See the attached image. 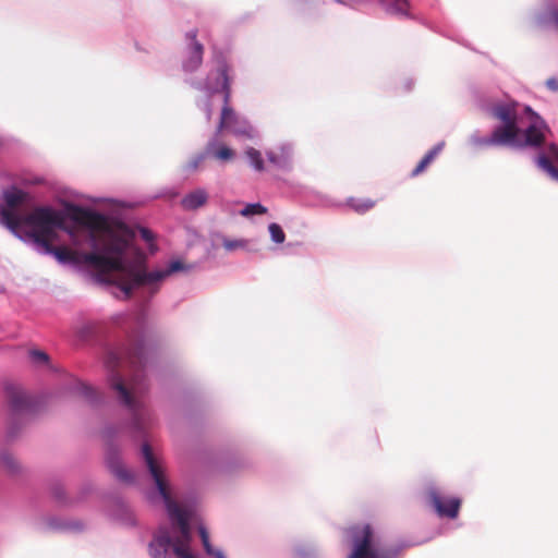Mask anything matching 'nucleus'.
Segmentation results:
<instances>
[{
	"instance_id": "obj_9",
	"label": "nucleus",
	"mask_w": 558,
	"mask_h": 558,
	"mask_svg": "<svg viewBox=\"0 0 558 558\" xmlns=\"http://www.w3.org/2000/svg\"><path fill=\"white\" fill-rule=\"evenodd\" d=\"M536 165L553 180L558 181V147L550 144L536 157Z\"/></svg>"
},
{
	"instance_id": "obj_23",
	"label": "nucleus",
	"mask_w": 558,
	"mask_h": 558,
	"mask_svg": "<svg viewBox=\"0 0 558 558\" xmlns=\"http://www.w3.org/2000/svg\"><path fill=\"white\" fill-rule=\"evenodd\" d=\"M29 357L32 360V362L36 365H46L48 367H51L52 366L50 365V360H49V356L46 352L44 351H40V350H31L29 351Z\"/></svg>"
},
{
	"instance_id": "obj_12",
	"label": "nucleus",
	"mask_w": 558,
	"mask_h": 558,
	"mask_svg": "<svg viewBox=\"0 0 558 558\" xmlns=\"http://www.w3.org/2000/svg\"><path fill=\"white\" fill-rule=\"evenodd\" d=\"M26 215L14 214L8 208H0V225L9 229L15 236L22 238L25 229Z\"/></svg>"
},
{
	"instance_id": "obj_20",
	"label": "nucleus",
	"mask_w": 558,
	"mask_h": 558,
	"mask_svg": "<svg viewBox=\"0 0 558 558\" xmlns=\"http://www.w3.org/2000/svg\"><path fill=\"white\" fill-rule=\"evenodd\" d=\"M198 533L207 555L215 558H226L225 554L220 549H215L209 542V534L204 525L198 526Z\"/></svg>"
},
{
	"instance_id": "obj_25",
	"label": "nucleus",
	"mask_w": 558,
	"mask_h": 558,
	"mask_svg": "<svg viewBox=\"0 0 558 558\" xmlns=\"http://www.w3.org/2000/svg\"><path fill=\"white\" fill-rule=\"evenodd\" d=\"M268 231H269L272 242H275L277 244H281L284 242L286 234H284L282 228L278 223H275V222L270 223L268 226Z\"/></svg>"
},
{
	"instance_id": "obj_29",
	"label": "nucleus",
	"mask_w": 558,
	"mask_h": 558,
	"mask_svg": "<svg viewBox=\"0 0 558 558\" xmlns=\"http://www.w3.org/2000/svg\"><path fill=\"white\" fill-rule=\"evenodd\" d=\"M81 390L84 397H86L89 400H94L95 396L97 395L96 391L86 385L81 386Z\"/></svg>"
},
{
	"instance_id": "obj_30",
	"label": "nucleus",
	"mask_w": 558,
	"mask_h": 558,
	"mask_svg": "<svg viewBox=\"0 0 558 558\" xmlns=\"http://www.w3.org/2000/svg\"><path fill=\"white\" fill-rule=\"evenodd\" d=\"M546 87L551 92H558V78L557 77H549L546 81Z\"/></svg>"
},
{
	"instance_id": "obj_18",
	"label": "nucleus",
	"mask_w": 558,
	"mask_h": 558,
	"mask_svg": "<svg viewBox=\"0 0 558 558\" xmlns=\"http://www.w3.org/2000/svg\"><path fill=\"white\" fill-rule=\"evenodd\" d=\"M206 151L221 161H228L234 157V151L231 148L225 145H217L216 140L209 141Z\"/></svg>"
},
{
	"instance_id": "obj_13",
	"label": "nucleus",
	"mask_w": 558,
	"mask_h": 558,
	"mask_svg": "<svg viewBox=\"0 0 558 558\" xmlns=\"http://www.w3.org/2000/svg\"><path fill=\"white\" fill-rule=\"evenodd\" d=\"M208 201V193L205 189H196L187 193L181 199V206L185 210H196L203 207Z\"/></svg>"
},
{
	"instance_id": "obj_3",
	"label": "nucleus",
	"mask_w": 558,
	"mask_h": 558,
	"mask_svg": "<svg viewBox=\"0 0 558 558\" xmlns=\"http://www.w3.org/2000/svg\"><path fill=\"white\" fill-rule=\"evenodd\" d=\"M490 113L500 124L490 136L472 135L470 142L474 146L538 147L549 133L545 121L536 112L518 102L496 104Z\"/></svg>"
},
{
	"instance_id": "obj_16",
	"label": "nucleus",
	"mask_w": 558,
	"mask_h": 558,
	"mask_svg": "<svg viewBox=\"0 0 558 558\" xmlns=\"http://www.w3.org/2000/svg\"><path fill=\"white\" fill-rule=\"evenodd\" d=\"M107 465L118 480L125 483H131L133 481L132 473L123 465L118 457L109 456L107 458Z\"/></svg>"
},
{
	"instance_id": "obj_6",
	"label": "nucleus",
	"mask_w": 558,
	"mask_h": 558,
	"mask_svg": "<svg viewBox=\"0 0 558 558\" xmlns=\"http://www.w3.org/2000/svg\"><path fill=\"white\" fill-rule=\"evenodd\" d=\"M347 535L353 545V550L348 558H393L390 553L374 546L373 533L367 524L350 527Z\"/></svg>"
},
{
	"instance_id": "obj_17",
	"label": "nucleus",
	"mask_w": 558,
	"mask_h": 558,
	"mask_svg": "<svg viewBox=\"0 0 558 558\" xmlns=\"http://www.w3.org/2000/svg\"><path fill=\"white\" fill-rule=\"evenodd\" d=\"M3 199L5 206L1 205L0 208H8L12 210L14 214H17L15 211V208L25 201V194L21 190L11 189L3 192Z\"/></svg>"
},
{
	"instance_id": "obj_19",
	"label": "nucleus",
	"mask_w": 558,
	"mask_h": 558,
	"mask_svg": "<svg viewBox=\"0 0 558 558\" xmlns=\"http://www.w3.org/2000/svg\"><path fill=\"white\" fill-rule=\"evenodd\" d=\"M445 146L444 142L438 143L433 149H430L424 158L420 161L416 168L412 171V175H417L424 171V169L434 160V158L442 150Z\"/></svg>"
},
{
	"instance_id": "obj_24",
	"label": "nucleus",
	"mask_w": 558,
	"mask_h": 558,
	"mask_svg": "<svg viewBox=\"0 0 558 558\" xmlns=\"http://www.w3.org/2000/svg\"><path fill=\"white\" fill-rule=\"evenodd\" d=\"M267 209L259 203L247 204L241 209L240 214L244 217H252L255 215H263Z\"/></svg>"
},
{
	"instance_id": "obj_26",
	"label": "nucleus",
	"mask_w": 558,
	"mask_h": 558,
	"mask_svg": "<svg viewBox=\"0 0 558 558\" xmlns=\"http://www.w3.org/2000/svg\"><path fill=\"white\" fill-rule=\"evenodd\" d=\"M0 465L9 472H14L17 469V462L14 457L8 452L0 454Z\"/></svg>"
},
{
	"instance_id": "obj_8",
	"label": "nucleus",
	"mask_w": 558,
	"mask_h": 558,
	"mask_svg": "<svg viewBox=\"0 0 558 558\" xmlns=\"http://www.w3.org/2000/svg\"><path fill=\"white\" fill-rule=\"evenodd\" d=\"M430 502L440 517L456 518L460 509V499L456 497H442L436 489L428 492Z\"/></svg>"
},
{
	"instance_id": "obj_1",
	"label": "nucleus",
	"mask_w": 558,
	"mask_h": 558,
	"mask_svg": "<svg viewBox=\"0 0 558 558\" xmlns=\"http://www.w3.org/2000/svg\"><path fill=\"white\" fill-rule=\"evenodd\" d=\"M21 240L32 243L43 255H52L60 264L87 266L96 280L106 284L118 299L153 298L167 278L189 271L181 259L165 267L148 269L146 256L136 246L140 236L155 251V234L146 228L133 229L110 221L102 215L73 207L69 213L43 206L26 214Z\"/></svg>"
},
{
	"instance_id": "obj_21",
	"label": "nucleus",
	"mask_w": 558,
	"mask_h": 558,
	"mask_svg": "<svg viewBox=\"0 0 558 558\" xmlns=\"http://www.w3.org/2000/svg\"><path fill=\"white\" fill-rule=\"evenodd\" d=\"M222 245L229 252H233L236 250L252 251L251 250V241L247 239L225 238L222 241Z\"/></svg>"
},
{
	"instance_id": "obj_14",
	"label": "nucleus",
	"mask_w": 558,
	"mask_h": 558,
	"mask_svg": "<svg viewBox=\"0 0 558 558\" xmlns=\"http://www.w3.org/2000/svg\"><path fill=\"white\" fill-rule=\"evenodd\" d=\"M383 9L391 14L401 17L411 16V4L409 0H378Z\"/></svg>"
},
{
	"instance_id": "obj_31",
	"label": "nucleus",
	"mask_w": 558,
	"mask_h": 558,
	"mask_svg": "<svg viewBox=\"0 0 558 558\" xmlns=\"http://www.w3.org/2000/svg\"><path fill=\"white\" fill-rule=\"evenodd\" d=\"M205 156L203 154L198 155L195 159L191 161V168L195 169L198 165L204 160Z\"/></svg>"
},
{
	"instance_id": "obj_27",
	"label": "nucleus",
	"mask_w": 558,
	"mask_h": 558,
	"mask_svg": "<svg viewBox=\"0 0 558 558\" xmlns=\"http://www.w3.org/2000/svg\"><path fill=\"white\" fill-rule=\"evenodd\" d=\"M348 205L351 206L354 210L359 213H365L366 210L371 209L374 206V203L371 201H357L354 198H351L348 201Z\"/></svg>"
},
{
	"instance_id": "obj_4",
	"label": "nucleus",
	"mask_w": 558,
	"mask_h": 558,
	"mask_svg": "<svg viewBox=\"0 0 558 558\" xmlns=\"http://www.w3.org/2000/svg\"><path fill=\"white\" fill-rule=\"evenodd\" d=\"M105 363L109 371L112 390L117 393L119 401L132 413L135 428L143 429L149 421V414L142 399L147 385L137 369V364L141 363L138 353L111 350L107 353Z\"/></svg>"
},
{
	"instance_id": "obj_2",
	"label": "nucleus",
	"mask_w": 558,
	"mask_h": 558,
	"mask_svg": "<svg viewBox=\"0 0 558 558\" xmlns=\"http://www.w3.org/2000/svg\"><path fill=\"white\" fill-rule=\"evenodd\" d=\"M142 456L156 486L150 499H159L165 505L171 522L170 526H160L155 533L148 546L150 558H197L191 547V524L197 520L196 505L177 498L167 480L162 461L147 444L142 446Z\"/></svg>"
},
{
	"instance_id": "obj_22",
	"label": "nucleus",
	"mask_w": 558,
	"mask_h": 558,
	"mask_svg": "<svg viewBox=\"0 0 558 558\" xmlns=\"http://www.w3.org/2000/svg\"><path fill=\"white\" fill-rule=\"evenodd\" d=\"M245 155L248 158L251 166L256 171L264 170V160L259 150L251 147L246 149Z\"/></svg>"
},
{
	"instance_id": "obj_15",
	"label": "nucleus",
	"mask_w": 558,
	"mask_h": 558,
	"mask_svg": "<svg viewBox=\"0 0 558 558\" xmlns=\"http://www.w3.org/2000/svg\"><path fill=\"white\" fill-rule=\"evenodd\" d=\"M8 399L11 408L16 411H24L31 404L28 395L17 387L8 388Z\"/></svg>"
},
{
	"instance_id": "obj_5",
	"label": "nucleus",
	"mask_w": 558,
	"mask_h": 558,
	"mask_svg": "<svg viewBox=\"0 0 558 558\" xmlns=\"http://www.w3.org/2000/svg\"><path fill=\"white\" fill-rule=\"evenodd\" d=\"M229 66L225 61H218L217 66L211 71L204 83L193 84L204 94V98L198 100V106L205 111L207 120L213 114L211 104L216 98L223 101L220 122L217 134L228 131L239 137L253 138L256 136V130L244 119L228 107L230 100V77Z\"/></svg>"
},
{
	"instance_id": "obj_10",
	"label": "nucleus",
	"mask_w": 558,
	"mask_h": 558,
	"mask_svg": "<svg viewBox=\"0 0 558 558\" xmlns=\"http://www.w3.org/2000/svg\"><path fill=\"white\" fill-rule=\"evenodd\" d=\"M187 38L191 43L183 60V70L185 72H194L203 61V45L196 41V34L194 32L189 33Z\"/></svg>"
},
{
	"instance_id": "obj_7",
	"label": "nucleus",
	"mask_w": 558,
	"mask_h": 558,
	"mask_svg": "<svg viewBox=\"0 0 558 558\" xmlns=\"http://www.w3.org/2000/svg\"><path fill=\"white\" fill-rule=\"evenodd\" d=\"M533 24L541 29L555 27L558 31V0H547L534 13Z\"/></svg>"
},
{
	"instance_id": "obj_28",
	"label": "nucleus",
	"mask_w": 558,
	"mask_h": 558,
	"mask_svg": "<svg viewBox=\"0 0 558 558\" xmlns=\"http://www.w3.org/2000/svg\"><path fill=\"white\" fill-rule=\"evenodd\" d=\"M93 331V324L89 322H82L80 325L74 326V332L82 339L86 338Z\"/></svg>"
},
{
	"instance_id": "obj_11",
	"label": "nucleus",
	"mask_w": 558,
	"mask_h": 558,
	"mask_svg": "<svg viewBox=\"0 0 558 558\" xmlns=\"http://www.w3.org/2000/svg\"><path fill=\"white\" fill-rule=\"evenodd\" d=\"M270 163L282 170H290L292 168L293 147L289 143L279 145L276 149H270L266 153Z\"/></svg>"
}]
</instances>
